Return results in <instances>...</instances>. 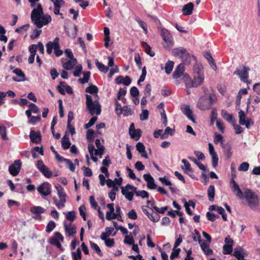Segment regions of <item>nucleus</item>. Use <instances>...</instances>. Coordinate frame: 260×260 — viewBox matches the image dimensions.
<instances>
[{"mask_svg": "<svg viewBox=\"0 0 260 260\" xmlns=\"http://www.w3.org/2000/svg\"><path fill=\"white\" fill-rule=\"evenodd\" d=\"M204 75H194L193 79L191 82V86L193 87H197L201 85L204 82Z\"/></svg>", "mask_w": 260, "mask_h": 260, "instance_id": "b1692460", "label": "nucleus"}, {"mask_svg": "<svg viewBox=\"0 0 260 260\" xmlns=\"http://www.w3.org/2000/svg\"><path fill=\"white\" fill-rule=\"evenodd\" d=\"M246 255V251L241 247H238L235 248L233 255L238 260H245L244 256Z\"/></svg>", "mask_w": 260, "mask_h": 260, "instance_id": "a211bd4d", "label": "nucleus"}, {"mask_svg": "<svg viewBox=\"0 0 260 260\" xmlns=\"http://www.w3.org/2000/svg\"><path fill=\"white\" fill-rule=\"evenodd\" d=\"M214 143L215 144H218V143H220L221 146L223 145L224 144L223 143V136L219 134H217L216 133L215 134L214 138Z\"/></svg>", "mask_w": 260, "mask_h": 260, "instance_id": "49530a36", "label": "nucleus"}, {"mask_svg": "<svg viewBox=\"0 0 260 260\" xmlns=\"http://www.w3.org/2000/svg\"><path fill=\"white\" fill-rule=\"evenodd\" d=\"M37 190L43 198L51 193V185L48 182H44L37 187Z\"/></svg>", "mask_w": 260, "mask_h": 260, "instance_id": "0eeeda50", "label": "nucleus"}, {"mask_svg": "<svg viewBox=\"0 0 260 260\" xmlns=\"http://www.w3.org/2000/svg\"><path fill=\"white\" fill-rule=\"evenodd\" d=\"M56 44H55V48H54V53L55 55L57 57H59L60 56H61L62 53H63V51L60 49V45H59V39L58 37H56Z\"/></svg>", "mask_w": 260, "mask_h": 260, "instance_id": "a19ab883", "label": "nucleus"}, {"mask_svg": "<svg viewBox=\"0 0 260 260\" xmlns=\"http://www.w3.org/2000/svg\"><path fill=\"white\" fill-rule=\"evenodd\" d=\"M245 199L248 205L251 208H255L259 205V198L257 194L250 189H246L243 193Z\"/></svg>", "mask_w": 260, "mask_h": 260, "instance_id": "f257e3e1", "label": "nucleus"}, {"mask_svg": "<svg viewBox=\"0 0 260 260\" xmlns=\"http://www.w3.org/2000/svg\"><path fill=\"white\" fill-rule=\"evenodd\" d=\"M249 69L245 66L242 67V69L237 68L234 72V75H238L240 80L243 82H247L248 78V71Z\"/></svg>", "mask_w": 260, "mask_h": 260, "instance_id": "9d476101", "label": "nucleus"}, {"mask_svg": "<svg viewBox=\"0 0 260 260\" xmlns=\"http://www.w3.org/2000/svg\"><path fill=\"white\" fill-rule=\"evenodd\" d=\"M159 181L161 182V183L165 185L169 186V189L171 191L172 193H174L176 191V188L172 186L171 182L168 179V178L165 176L164 177H159L158 178Z\"/></svg>", "mask_w": 260, "mask_h": 260, "instance_id": "393cba45", "label": "nucleus"}, {"mask_svg": "<svg viewBox=\"0 0 260 260\" xmlns=\"http://www.w3.org/2000/svg\"><path fill=\"white\" fill-rule=\"evenodd\" d=\"M206 216L207 219L211 221H214L217 218L219 217V215L210 212H207Z\"/></svg>", "mask_w": 260, "mask_h": 260, "instance_id": "680f3d73", "label": "nucleus"}, {"mask_svg": "<svg viewBox=\"0 0 260 260\" xmlns=\"http://www.w3.org/2000/svg\"><path fill=\"white\" fill-rule=\"evenodd\" d=\"M83 78H80L79 81L80 83L84 84L88 82L90 76V72L89 71L84 72L83 73Z\"/></svg>", "mask_w": 260, "mask_h": 260, "instance_id": "a18cd8bd", "label": "nucleus"}, {"mask_svg": "<svg viewBox=\"0 0 260 260\" xmlns=\"http://www.w3.org/2000/svg\"><path fill=\"white\" fill-rule=\"evenodd\" d=\"M249 167V165L247 162H242L238 168V170L239 171H243L246 172L248 170Z\"/></svg>", "mask_w": 260, "mask_h": 260, "instance_id": "bf43d9fd", "label": "nucleus"}, {"mask_svg": "<svg viewBox=\"0 0 260 260\" xmlns=\"http://www.w3.org/2000/svg\"><path fill=\"white\" fill-rule=\"evenodd\" d=\"M29 26L30 25L28 24H25L19 27V28H16L15 29V31L19 34H22L23 31H27L28 29Z\"/></svg>", "mask_w": 260, "mask_h": 260, "instance_id": "0e129e2a", "label": "nucleus"}, {"mask_svg": "<svg viewBox=\"0 0 260 260\" xmlns=\"http://www.w3.org/2000/svg\"><path fill=\"white\" fill-rule=\"evenodd\" d=\"M136 149L143 157L145 158H148L147 153L145 151V147L142 143L138 142L136 145Z\"/></svg>", "mask_w": 260, "mask_h": 260, "instance_id": "7c9ffc66", "label": "nucleus"}, {"mask_svg": "<svg viewBox=\"0 0 260 260\" xmlns=\"http://www.w3.org/2000/svg\"><path fill=\"white\" fill-rule=\"evenodd\" d=\"M56 224L53 220H50L46 225V232L48 233L51 232L55 228Z\"/></svg>", "mask_w": 260, "mask_h": 260, "instance_id": "6e6d98bb", "label": "nucleus"}, {"mask_svg": "<svg viewBox=\"0 0 260 260\" xmlns=\"http://www.w3.org/2000/svg\"><path fill=\"white\" fill-rule=\"evenodd\" d=\"M136 195L137 197H141L142 198H148L149 197V193L147 191L142 190H137V188L136 187Z\"/></svg>", "mask_w": 260, "mask_h": 260, "instance_id": "864d4df0", "label": "nucleus"}, {"mask_svg": "<svg viewBox=\"0 0 260 260\" xmlns=\"http://www.w3.org/2000/svg\"><path fill=\"white\" fill-rule=\"evenodd\" d=\"M30 211L33 214H38L43 213L45 210L41 206H34L31 207Z\"/></svg>", "mask_w": 260, "mask_h": 260, "instance_id": "c03bdc74", "label": "nucleus"}, {"mask_svg": "<svg viewBox=\"0 0 260 260\" xmlns=\"http://www.w3.org/2000/svg\"><path fill=\"white\" fill-rule=\"evenodd\" d=\"M221 115L222 117L228 122L233 124L236 122V120L234 118L233 115L229 113L228 111L225 110H221Z\"/></svg>", "mask_w": 260, "mask_h": 260, "instance_id": "bb28decb", "label": "nucleus"}, {"mask_svg": "<svg viewBox=\"0 0 260 260\" xmlns=\"http://www.w3.org/2000/svg\"><path fill=\"white\" fill-rule=\"evenodd\" d=\"M231 185V188L234 193H235L237 197L240 199H243L244 198L243 192L240 188L238 184L236 182L233 178H232L230 182Z\"/></svg>", "mask_w": 260, "mask_h": 260, "instance_id": "4468645a", "label": "nucleus"}, {"mask_svg": "<svg viewBox=\"0 0 260 260\" xmlns=\"http://www.w3.org/2000/svg\"><path fill=\"white\" fill-rule=\"evenodd\" d=\"M64 240L63 237L59 232H56L54 233V237L50 239V243L56 246L61 251H63L64 249L62 247L60 242H63Z\"/></svg>", "mask_w": 260, "mask_h": 260, "instance_id": "6e6552de", "label": "nucleus"}, {"mask_svg": "<svg viewBox=\"0 0 260 260\" xmlns=\"http://www.w3.org/2000/svg\"><path fill=\"white\" fill-rule=\"evenodd\" d=\"M36 167L46 177L49 178L52 176V172L44 164L42 160L37 161Z\"/></svg>", "mask_w": 260, "mask_h": 260, "instance_id": "1a4fd4ad", "label": "nucleus"}, {"mask_svg": "<svg viewBox=\"0 0 260 260\" xmlns=\"http://www.w3.org/2000/svg\"><path fill=\"white\" fill-rule=\"evenodd\" d=\"M184 64L183 63L179 64L175 69L173 74V78L178 79L180 78L184 71Z\"/></svg>", "mask_w": 260, "mask_h": 260, "instance_id": "a878e982", "label": "nucleus"}, {"mask_svg": "<svg viewBox=\"0 0 260 260\" xmlns=\"http://www.w3.org/2000/svg\"><path fill=\"white\" fill-rule=\"evenodd\" d=\"M193 8V4L190 2L183 6L182 9V13L185 15H190L192 13Z\"/></svg>", "mask_w": 260, "mask_h": 260, "instance_id": "c756f323", "label": "nucleus"}, {"mask_svg": "<svg viewBox=\"0 0 260 260\" xmlns=\"http://www.w3.org/2000/svg\"><path fill=\"white\" fill-rule=\"evenodd\" d=\"M76 218V214L75 211H69L66 214V218L72 223Z\"/></svg>", "mask_w": 260, "mask_h": 260, "instance_id": "13d9d810", "label": "nucleus"}, {"mask_svg": "<svg viewBox=\"0 0 260 260\" xmlns=\"http://www.w3.org/2000/svg\"><path fill=\"white\" fill-rule=\"evenodd\" d=\"M174 130L168 126L165 130L164 133L161 136V139H165L168 137L169 135L172 136L174 134Z\"/></svg>", "mask_w": 260, "mask_h": 260, "instance_id": "8fccbe9b", "label": "nucleus"}, {"mask_svg": "<svg viewBox=\"0 0 260 260\" xmlns=\"http://www.w3.org/2000/svg\"><path fill=\"white\" fill-rule=\"evenodd\" d=\"M172 53L174 56L179 57L183 60H187L190 57L189 53L184 47L174 48L172 50Z\"/></svg>", "mask_w": 260, "mask_h": 260, "instance_id": "20e7f679", "label": "nucleus"}, {"mask_svg": "<svg viewBox=\"0 0 260 260\" xmlns=\"http://www.w3.org/2000/svg\"><path fill=\"white\" fill-rule=\"evenodd\" d=\"M29 138L32 143L35 144H39L41 141V135L40 132H35L33 130H31L30 132Z\"/></svg>", "mask_w": 260, "mask_h": 260, "instance_id": "aec40b11", "label": "nucleus"}, {"mask_svg": "<svg viewBox=\"0 0 260 260\" xmlns=\"http://www.w3.org/2000/svg\"><path fill=\"white\" fill-rule=\"evenodd\" d=\"M148 207V206L145 207L143 206L142 208L143 212L147 216L150 220L153 221L154 222L158 221L160 218L158 214H156L155 216H154L152 213H150L145 208V207Z\"/></svg>", "mask_w": 260, "mask_h": 260, "instance_id": "cd10ccee", "label": "nucleus"}, {"mask_svg": "<svg viewBox=\"0 0 260 260\" xmlns=\"http://www.w3.org/2000/svg\"><path fill=\"white\" fill-rule=\"evenodd\" d=\"M181 110L182 112L191 121L196 123L195 119L193 116L192 110L188 105H184L181 106Z\"/></svg>", "mask_w": 260, "mask_h": 260, "instance_id": "2eb2a0df", "label": "nucleus"}, {"mask_svg": "<svg viewBox=\"0 0 260 260\" xmlns=\"http://www.w3.org/2000/svg\"><path fill=\"white\" fill-rule=\"evenodd\" d=\"M13 72L17 75L18 77H13L12 79L16 82H21L26 80L24 73L18 68L14 69Z\"/></svg>", "mask_w": 260, "mask_h": 260, "instance_id": "6ab92c4d", "label": "nucleus"}, {"mask_svg": "<svg viewBox=\"0 0 260 260\" xmlns=\"http://www.w3.org/2000/svg\"><path fill=\"white\" fill-rule=\"evenodd\" d=\"M73 260H80L82 258V252L79 248H78L76 252H72Z\"/></svg>", "mask_w": 260, "mask_h": 260, "instance_id": "3c124183", "label": "nucleus"}, {"mask_svg": "<svg viewBox=\"0 0 260 260\" xmlns=\"http://www.w3.org/2000/svg\"><path fill=\"white\" fill-rule=\"evenodd\" d=\"M43 14V10L42 5L38 4L37 7L35 8L31 13V19L34 24H36V22H38L39 19H41L42 15Z\"/></svg>", "mask_w": 260, "mask_h": 260, "instance_id": "423d86ee", "label": "nucleus"}, {"mask_svg": "<svg viewBox=\"0 0 260 260\" xmlns=\"http://www.w3.org/2000/svg\"><path fill=\"white\" fill-rule=\"evenodd\" d=\"M97 117L95 116L92 117L89 121L87 123H86L84 125V128L86 129H88L90 127H91L97 120Z\"/></svg>", "mask_w": 260, "mask_h": 260, "instance_id": "69168bd1", "label": "nucleus"}, {"mask_svg": "<svg viewBox=\"0 0 260 260\" xmlns=\"http://www.w3.org/2000/svg\"><path fill=\"white\" fill-rule=\"evenodd\" d=\"M86 107L91 115L94 114L100 115L101 112V106L98 100L93 101L92 96L86 94Z\"/></svg>", "mask_w": 260, "mask_h": 260, "instance_id": "f03ea898", "label": "nucleus"}, {"mask_svg": "<svg viewBox=\"0 0 260 260\" xmlns=\"http://www.w3.org/2000/svg\"><path fill=\"white\" fill-rule=\"evenodd\" d=\"M149 115V111L148 110H142V113L140 114V119L142 121L146 120L148 119Z\"/></svg>", "mask_w": 260, "mask_h": 260, "instance_id": "338daca9", "label": "nucleus"}, {"mask_svg": "<svg viewBox=\"0 0 260 260\" xmlns=\"http://www.w3.org/2000/svg\"><path fill=\"white\" fill-rule=\"evenodd\" d=\"M182 162L184 164V167H182V169L184 170V172L188 174V172L192 173L193 169L191 168L190 164L185 159H183L181 160Z\"/></svg>", "mask_w": 260, "mask_h": 260, "instance_id": "e433bc0d", "label": "nucleus"}, {"mask_svg": "<svg viewBox=\"0 0 260 260\" xmlns=\"http://www.w3.org/2000/svg\"><path fill=\"white\" fill-rule=\"evenodd\" d=\"M66 165L68 166L69 169L72 172H74L75 170V165H74L72 161L69 159H66L64 162Z\"/></svg>", "mask_w": 260, "mask_h": 260, "instance_id": "e2e57ef3", "label": "nucleus"}, {"mask_svg": "<svg viewBox=\"0 0 260 260\" xmlns=\"http://www.w3.org/2000/svg\"><path fill=\"white\" fill-rule=\"evenodd\" d=\"M123 242L124 243L129 245L133 244L134 243V239L132 234H129V235H126Z\"/></svg>", "mask_w": 260, "mask_h": 260, "instance_id": "4d7b16f0", "label": "nucleus"}, {"mask_svg": "<svg viewBox=\"0 0 260 260\" xmlns=\"http://www.w3.org/2000/svg\"><path fill=\"white\" fill-rule=\"evenodd\" d=\"M144 180L147 182V186L150 189H154L156 188L157 185L154 183V178L150 174L143 175Z\"/></svg>", "mask_w": 260, "mask_h": 260, "instance_id": "f3484780", "label": "nucleus"}, {"mask_svg": "<svg viewBox=\"0 0 260 260\" xmlns=\"http://www.w3.org/2000/svg\"><path fill=\"white\" fill-rule=\"evenodd\" d=\"M160 35L165 43L163 44L165 49L170 50L174 46V41L170 32L167 29L162 28L161 29Z\"/></svg>", "mask_w": 260, "mask_h": 260, "instance_id": "7ed1b4c3", "label": "nucleus"}, {"mask_svg": "<svg viewBox=\"0 0 260 260\" xmlns=\"http://www.w3.org/2000/svg\"><path fill=\"white\" fill-rule=\"evenodd\" d=\"M51 21V17L49 14H45L42 15L41 19L38 22H36V25L38 28H41L44 25H45L48 24L49 22Z\"/></svg>", "mask_w": 260, "mask_h": 260, "instance_id": "dca6fc26", "label": "nucleus"}, {"mask_svg": "<svg viewBox=\"0 0 260 260\" xmlns=\"http://www.w3.org/2000/svg\"><path fill=\"white\" fill-rule=\"evenodd\" d=\"M94 62H95V64L96 67H97L98 70L101 72H102V73H106L108 72V71L109 70V67H106L103 63L99 62L98 59H94Z\"/></svg>", "mask_w": 260, "mask_h": 260, "instance_id": "f704fd0d", "label": "nucleus"}, {"mask_svg": "<svg viewBox=\"0 0 260 260\" xmlns=\"http://www.w3.org/2000/svg\"><path fill=\"white\" fill-rule=\"evenodd\" d=\"M142 46L145 49L146 53L151 57H153L155 55V53L151 49V47L145 42H142Z\"/></svg>", "mask_w": 260, "mask_h": 260, "instance_id": "4c0bfd02", "label": "nucleus"}, {"mask_svg": "<svg viewBox=\"0 0 260 260\" xmlns=\"http://www.w3.org/2000/svg\"><path fill=\"white\" fill-rule=\"evenodd\" d=\"M142 131L140 129H134L133 131H129V134L132 139L136 141L139 140L141 136Z\"/></svg>", "mask_w": 260, "mask_h": 260, "instance_id": "72a5a7b5", "label": "nucleus"}, {"mask_svg": "<svg viewBox=\"0 0 260 260\" xmlns=\"http://www.w3.org/2000/svg\"><path fill=\"white\" fill-rule=\"evenodd\" d=\"M55 188L57 191L59 200L61 201V203L65 205L67 201V194L64 192L63 188L60 185H56Z\"/></svg>", "mask_w": 260, "mask_h": 260, "instance_id": "412c9836", "label": "nucleus"}, {"mask_svg": "<svg viewBox=\"0 0 260 260\" xmlns=\"http://www.w3.org/2000/svg\"><path fill=\"white\" fill-rule=\"evenodd\" d=\"M37 153H38L41 155H43L44 150L43 149V148L39 147V146H36L31 150L32 156L34 158H38V155L37 154Z\"/></svg>", "mask_w": 260, "mask_h": 260, "instance_id": "58836bf2", "label": "nucleus"}, {"mask_svg": "<svg viewBox=\"0 0 260 260\" xmlns=\"http://www.w3.org/2000/svg\"><path fill=\"white\" fill-rule=\"evenodd\" d=\"M94 132L92 129H88L87 131L86 138L88 141L92 143L94 140Z\"/></svg>", "mask_w": 260, "mask_h": 260, "instance_id": "603ef678", "label": "nucleus"}, {"mask_svg": "<svg viewBox=\"0 0 260 260\" xmlns=\"http://www.w3.org/2000/svg\"><path fill=\"white\" fill-rule=\"evenodd\" d=\"M221 147L223 149L224 154L225 157L228 159L230 158L232 155V147L231 145L229 143H226L222 145Z\"/></svg>", "mask_w": 260, "mask_h": 260, "instance_id": "473e14b6", "label": "nucleus"}, {"mask_svg": "<svg viewBox=\"0 0 260 260\" xmlns=\"http://www.w3.org/2000/svg\"><path fill=\"white\" fill-rule=\"evenodd\" d=\"M77 61L76 59H70L68 61L64 62L62 64V67L67 70H71L77 64Z\"/></svg>", "mask_w": 260, "mask_h": 260, "instance_id": "c85d7f7f", "label": "nucleus"}, {"mask_svg": "<svg viewBox=\"0 0 260 260\" xmlns=\"http://www.w3.org/2000/svg\"><path fill=\"white\" fill-rule=\"evenodd\" d=\"M194 75H204L202 65L196 64L193 67Z\"/></svg>", "mask_w": 260, "mask_h": 260, "instance_id": "09e8293b", "label": "nucleus"}, {"mask_svg": "<svg viewBox=\"0 0 260 260\" xmlns=\"http://www.w3.org/2000/svg\"><path fill=\"white\" fill-rule=\"evenodd\" d=\"M239 117V123L241 125H245L246 128H249L250 125L253 124V122L251 118H247L246 120V115L244 112L240 110V111L238 112Z\"/></svg>", "mask_w": 260, "mask_h": 260, "instance_id": "9b49d317", "label": "nucleus"}, {"mask_svg": "<svg viewBox=\"0 0 260 260\" xmlns=\"http://www.w3.org/2000/svg\"><path fill=\"white\" fill-rule=\"evenodd\" d=\"M204 56L205 58L208 61L209 64L212 66L213 69L215 71L216 70V65L213 59V57L211 56V54L210 52H206L204 54Z\"/></svg>", "mask_w": 260, "mask_h": 260, "instance_id": "2f4dec72", "label": "nucleus"}, {"mask_svg": "<svg viewBox=\"0 0 260 260\" xmlns=\"http://www.w3.org/2000/svg\"><path fill=\"white\" fill-rule=\"evenodd\" d=\"M174 63L173 61L168 60L166 62L165 67V72L167 74L169 75L172 72L174 68Z\"/></svg>", "mask_w": 260, "mask_h": 260, "instance_id": "37998d69", "label": "nucleus"}, {"mask_svg": "<svg viewBox=\"0 0 260 260\" xmlns=\"http://www.w3.org/2000/svg\"><path fill=\"white\" fill-rule=\"evenodd\" d=\"M64 228L66 232L69 236H74L76 233V227L75 225L70 223L69 224L64 223Z\"/></svg>", "mask_w": 260, "mask_h": 260, "instance_id": "4be33fe9", "label": "nucleus"}, {"mask_svg": "<svg viewBox=\"0 0 260 260\" xmlns=\"http://www.w3.org/2000/svg\"><path fill=\"white\" fill-rule=\"evenodd\" d=\"M210 243L207 242L204 240H202L200 243V247L204 252L205 254L207 255H211L213 251L209 248V244Z\"/></svg>", "mask_w": 260, "mask_h": 260, "instance_id": "5701e85b", "label": "nucleus"}, {"mask_svg": "<svg viewBox=\"0 0 260 260\" xmlns=\"http://www.w3.org/2000/svg\"><path fill=\"white\" fill-rule=\"evenodd\" d=\"M89 244L90 245L91 248L95 251L97 254H98L100 256L103 255V253L102 252L101 249L100 248L99 246L95 243L89 241Z\"/></svg>", "mask_w": 260, "mask_h": 260, "instance_id": "de8ad7c7", "label": "nucleus"}, {"mask_svg": "<svg viewBox=\"0 0 260 260\" xmlns=\"http://www.w3.org/2000/svg\"><path fill=\"white\" fill-rule=\"evenodd\" d=\"M56 40L55 38L53 42L49 41L46 44V51L48 54H50L52 53L53 49L54 50L56 44Z\"/></svg>", "mask_w": 260, "mask_h": 260, "instance_id": "79ce46f5", "label": "nucleus"}, {"mask_svg": "<svg viewBox=\"0 0 260 260\" xmlns=\"http://www.w3.org/2000/svg\"><path fill=\"white\" fill-rule=\"evenodd\" d=\"M209 104L208 98L202 96L199 99L197 104V107L201 110L205 111L211 108L210 105Z\"/></svg>", "mask_w": 260, "mask_h": 260, "instance_id": "ddd939ff", "label": "nucleus"}, {"mask_svg": "<svg viewBox=\"0 0 260 260\" xmlns=\"http://www.w3.org/2000/svg\"><path fill=\"white\" fill-rule=\"evenodd\" d=\"M136 187L127 184L125 187H121V193L129 201L133 200L134 194H136Z\"/></svg>", "mask_w": 260, "mask_h": 260, "instance_id": "39448f33", "label": "nucleus"}, {"mask_svg": "<svg viewBox=\"0 0 260 260\" xmlns=\"http://www.w3.org/2000/svg\"><path fill=\"white\" fill-rule=\"evenodd\" d=\"M207 195L208 200L211 202H213L215 197V187L213 185H210L207 189Z\"/></svg>", "mask_w": 260, "mask_h": 260, "instance_id": "c9c22d12", "label": "nucleus"}, {"mask_svg": "<svg viewBox=\"0 0 260 260\" xmlns=\"http://www.w3.org/2000/svg\"><path fill=\"white\" fill-rule=\"evenodd\" d=\"M21 162L19 159L16 160L13 164L10 165L9 167V171L10 173L13 176L17 175L21 169Z\"/></svg>", "mask_w": 260, "mask_h": 260, "instance_id": "f8f14e48", "label": "nucleus"}, {"mask_svg": "<svg viewBox=\"0 0 260 260\" xmlns=\"http://www.w3.org/2000/svg\"><path fill=\"white\" fill-rule=\"evenodd\" d=\"M233 247L231 245H224L223 246V253L224 254H231L232 252Z\"/></svg>", "mask_w": 260, "mask_h": 260, "instance_id": "774afa93", "label": "nucleus"}, {"mask_svg": "<svg viewBox=\"0 0 260 260\" xmlns=\"http://www.w3.org/2000/svg\"><path fill=\"white\" fill-rule=\"evenodd\" d=\"M192 238L194 241H198L199 243L202 241L200 233L196 229L194 230V233H192Z\"/></svg>", "mask_w": 260, "mask_h": 260, "instance_id": "052dcab7", "label": "nucleus"}, {"mask_svg": "<svg viewBox=\"0 0 260 260\" xmlns=\"http://www.w3.org/2000/svg\"><path fill=\"white\" fill-rule=\"evenodd\" d=\"M85 91L86 92L89 93L90 94H94V93H97L98 92V88L96 86L94 85H91L87 87Z\"/></svg>", "mask_w": 260, "mask_h": 260, "instance_id": "5fc2aeb1", "label": "nucleus"}, {"mask_svg": "<svg viewBox=\"0 0 260 260\" xmlns=\"http://www.w3.org/2000/svg\"><path fill=\"white\" fill-rule=\"evenodd\" d=\"M71 142L69 138L66 136H64L61 139V146L64 150L68 149L71 146Z\"/></svg>", "mask_w": 260, "mask_h": 260, "instance_id": "ea45409f", "label": "nucleus"}]
</instances>
